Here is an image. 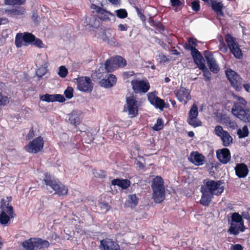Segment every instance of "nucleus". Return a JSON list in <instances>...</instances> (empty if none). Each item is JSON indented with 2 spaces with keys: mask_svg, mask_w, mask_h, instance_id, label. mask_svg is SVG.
Listing matches in <instances>:
<instances>
[{
  "mask_svg": "<svg viewBox=\"0 0 250 250\" xmlns=\"http://www.w3.org/2000/svg\"><path fill=\"white\" fill-rule=\"evenodd\" d=\"M77 88L83 92H91L93 88V83L88 77H82L77 79Z\"/></svg>",
  "mask_w": 250,
  "mask_h": 250,
  "instance_id": "16",
  "label": "nucleus"
},
{
  "mask_svg": "<svg viewBox=\"0 0 250 250\" xmlns=\"http://www.w3.org/2000/svg\"><path fill=\"white\" fill-rule=\"evenodd\" d=\"M156 93L157 92L156 91L148 93L147 94V99L150 103L156 108L162 110L165 107V101L157 97Z\"/></svg>",
  "mask_w": 250,
  "mask_h": 250,
  "instance_id": "19",
  "label": "nucleus"
},
{
  "mask_svg": "<svg viewBox=\"0 0 250 250\" xmlns=\"http://www.w3.org/2000/svg\"><path fill=\"white\" fill-rule=\"evenodd\" d=\"M15 5L16 4H19V5H21V4H22L24 3V2L25 1V0H15Z\"/></svg>",
  "mask_w": 250,
  "mask_h": 250,
  "instance_id": "62",
  "label": "nucleus"
},
{
  "mask_svg": "<svg viewBox=\"0 0 250 250\" xmlns=\"http://www.w3.org/2000/svg\"><path fill=\"white\" fill-rule=\"evenodd\" d=\"M194 62L201 70L205 68V61L200 52L197 50L194 53L191 54Z\"/></svg>",
  "mask_w": 250,
  "mask_h": 250,
  "instance_id": "25",
  "label": "nucleus"
},
{
  "mask_svg": "<svg viewBox=\"0 0 250 250\" xmlns=\"http://www.w3.org/2000/svg\"><path fill=\"white\" fill-rule=\"evenodd\" d=\"M185 48L187 50H190L191 51V54L194 53L195 52H196L197 49L196 48V47H193L189 42H187L185 44Z\"/></svg>",
  "mask_w": 250,
  "mask_h": 250,
  "instance_id": "46",
  "label": "nucleus"
},
{
  "mask_svg": "<svg viewBox=\"0 0 250 250\" xmlns=\"http://www.w3.org/2000/svg\"><path fill=\"white\" fill-rule=\"evenodd\" d=\"M243 87L244 88H245V89L247 91H249V89L250 88V86L248 84H244L243 85Z\"/></svg>",
  "mask_w": 250,
  "mask_h": 250,
  "instance_id": "63",
  "label": "nucleus"
},
{
  "mask_svg": "<svg viewBox=\"0 0 250 250\" xmlns=\"http://www.w3.org/2000/svg\"><path fill=\"white\" fill-rule=\"evenodd\" d=\"M100 250H122L116 241L106 238L100 241Z\"/></svg>",
  "mask_w": 250,
  "mask_h": 250,
  "instance_id": "18",
  "label": "nucleus"
},
{
  "mask_svg": "<svg viewBox=\"0 0 250 250\" xmlns=\"http://www.w3.org/2000/svg\"><path fill=\"white\" fill-rule=\"evenodd\" d=\"M188 160L196 166H201L204 164L205 158L202 154L197 152H192L190 153Z\"/></svg>",
  "mask_w": 250,
  "mask_h": 250,
  "instance_id": "22",
  "label": "nucleus"
},
{
  "mask_svg": "<svg viewBox=\"0 0 250 250\" xmlns=\"http://www.w3.org/2000/svg\"><path fill=\"white\" fill-rule=\"evenodd\" d=\"M235 98L237 101L234 103L232 108V114L241 120L245 122H250V110L245 109L247 104L246 101L240 96H236Z\"/></svg>",
  "mask_w": 250,
  "mask_h": 250,
  "instance_id": "1",
  "label": "nucleus"
},
{
  "mask_svg": "<svg viewBox=\"0 0 250 250\" xmlns=\"http://www.w3.org/2000/svg\"><path fill=\"white\" fill-rule=\"evenodd\" d=\"M226 75L231 85L237 91L240 90L242 88V79L234 71L230 69L226 70Z\"/></svg>",
  "mask_w": 250,
  "mask_h": 250,
  "instance_id": "11",
  "label": "nucleus"
},
{
  "mask_svg": "<svg viewBox=\"0 0 250 250\" xmlns=\"http://www.w3.org/2000/svg\"><path fill=\"white\" fill-rule=\"evenodd\" d=\"M171 5L173 6H179L181 3L179 0H170Z\"/></svg>",
  "mask_w": 250,
  "mask_h": 250,
  "instance_id": "54",
  "label": "nucleus"
},
{
  "mask_svg": "<svg viewBox=\"0 0 250 250\" xmlns=\"http://www.w3.org/2000/svg\"><path fill=\"white\" fill-rule=\"evenodd\" d=\"M139 199L135 194L129 195L127 200V203L128 206L131 208H135L138 203Z\"/></svg>",
  "mask_w": 250,
  "mask_h": 250,
  "instance_id": "32",
  "label": "nucleus"
},
{
  "mask_svg": "<svg viewBox=\"0 0 250 250\" xmlns=\"http://www.w3.org/2000/svg\"><path fill=\"white\" fill-rule=\"evenodd\" d=\"M126 64V62L125 59L121 56H117L106 60L104 63V68L105 71L107 72H111L113 71L115 68L118 67H124Z\"/></svg>",
  "mask_w": 250,
  "mask_h": 250,
  "instance_id": "8",
  "label": "nucleus"
},
{
  "mask_svg": "<svg viewBox=\"0 0 250 250\" xmlns=\"http://www.w3.org/2000/svg\"><path fill=\"white\" fill-rule=\"evenodd\" d=\"M214 133L220 138L224 146H229L232 144L233 138L232 136L228 131L224 130L221 126H216L214 129Z\"/></svg>",
  "mask_w": 250,
  "mask_h": 250,
  "instance_id": "12",
  "label": "nucleus"
},
{
  "mask_svg": "<svg viewBox=\"0 0 250 250\" xmlns=\"http://www.w3.org/2000/svg\"><path fill=\"white\" fill-rule=\"evenodd\" d=\"M100 207L102 210L104 212H107L110 208V206L106 203H101L100 204Z\"/></svg>",
  "mask_w": 250,
  "mask_h": 250,
  "instance_id": "50",
  "label": "nucleus"
},
{
  "mask_svg": "<svg viewBox=\"0 0 250 250\" xmlns=\"http://www.w3.org/2000/svg\"><path fill=\"white\" fill-rule=\"evenodd\" d=\"M225 40L230 52L238 59H242L243 54L235 39L229 34H227L225 37Z\"/></svg>",
  "mask_w": 250,
  "mask_h": 250,
  "instance_id": "9",
  "label": "nucleus"
},
{
  "mask_svg": "<svg viewBox=\"0 0 250 250\" xmlns=\"http://www.w3.org/2000/svg\"><path fill=\"white\" fill-rule=\"evenodd\" d=\"M91 8L92 9H94L95 10L97 13H98V12L101 10V9L102 8L101 7H100L98 6H97L96 5L94 4H92L91 5V6H90Z\"/></svg>",
  "mask_w": 250,
  "mask_h": 250,
  "instance_id": "59",
  "label": "nucleus"
},
{
  "mask_svg": "<svg viewBox=\"0 0 250 250\" xmlns=\"http://www.w3.org/2000/svg\"><path fill=\"white\" fill-rule=\"evenodd\" d=\"M220 50L223 52H226L227 51V48L224 43H221L220 44Z\"/></svg>",
  "mask_w": 250,
  "mask_h": 250,
  "instance_id": "57",
  "label": "nucleus"
},
{
  "mask_svg": "<svg viewBox=\"0 0 250 250\" xmlns=\"http://www.w3.org/2000/svg\"><path fill=\"white\" fill-rule=\"evenodd\" d=\"M15 0H5L4 4L6 5H15Z\"/></svg>",
  "mask_w": 250,
  "mask_h": 250,
  "instance_id": "61",
  "label": "nucleus"
},
{
  "mask_svg": "<svg viewBox=\"0 0 250 250\" xmlns=\"http://www.w3.org/2000/svg\"><path fill=\"white\" fill-rule=\"evenodd\" d=\"M6 202L3 199L1 201L0 208L2 211L0 214V223L2 225L6 224L9 221L10 218L14 217L13 208L9 205L8 202Z\"/></svg>",
  "mask_w": 250,
  "mask_h": 250,
  "instance_id": "7",
  "label": "nucleus"
},
{
  "mask_svg": "<svg viewBox=\"0 0 250 250\" xmlns=\"http://www.w3.org/2000/svg\"><path fill=\"white\" fill-rule=\"evenodd\" d=\"M201 192L202 194L201 199L200 200V203L204 206H208L210 202H211V199L213 197V195L211 194L206 192L204 190L201 188Z\"/></svg>",
  "mask_w": 250,
  "mask_h": 250,
  "instance_id": "30",
  "label": "nucleus"
},
{
  "mask_svg": "<svg viewBox=\"0 0 250 250\" xmlns=\"http://www.w3.org/2000/svg\"><path fill=\"white\" fill-rule=\"evenodd\" d=\"M203 72V76L206 81H209L210 80L211 74L205 66V69L202 70Z\"/></svg>",
  "mask_w": 250,
  "mask_h": 250,
  "instance_id": "45",
  "label": "nucleus"
},
{
  "mask_svg": "<svg viewBox=\"0 0 250 250\" xmlns=\"http://www.w3.org/2000/svg\"><path fill=\"white\" fill-rule=\"evenodd\" d=\"M188 42H189V43H190V44L193 46V47H196L197 44V43H196V40L195 39H193V38H189L188 40Z\"/></svg>",
  "mask_w": 250,
  "mask_h": 250,
  "instance_id": "55",
  "label": "nucleus"
},
{
  "mask_svg": "<svg viewBox=\"0 0 250 250\" xmlns=\"http://www.w3.org/2000/svg\"><path fill=\"white\" fill-rule=\"evenodd\" d=\"M151 187L154 202L156 203H161L165 198V189L164 181L161 177L157 176L153 179Z\"/></svg>",
  "mask_w": 250,
  "mask_h": 250,
  "instance_id": "3",
  "label": "nucleus"
},
{
  "mask_svg": "<svg viewBox=\"0 0 250 250\" xmlns=\"http://www.w3.org/2000/svg\"><path fill=\"white\" fill-rule=\"evenodd\" d=\"M9 102V98L6 96H3L0 93V105H5Z\"/></svg>",
  "mask_w": 250,
  "mask_h": 250,
  "instance_id": "47",
  "label": "nucleus"
},
{
  "mask_svg": "<svg viewBox=\"0 0 250 250\" xmlns=\"http://www.w3.org/2000/svg\"><path fill=\"white\" fill-rule=\"evenodd\" d=\"M249 129L246 125H245L243 128H239L237 130V134L239 138H243L247 137L249 135Z\"/></svg>",
  "mask_w": 250,
  "mask_h": 250,
  "instance_id": "33",
  "label": "nucleus"
},
{
  "mask_svg": "<svg viewBox=\"0 0 250 250\" xmlns=\"http://www.w3.org/2000/svg\"><path fill=\"white\" fill-rule=\"evenodd\" d=\"M135 8L136 11L137 12V15L138 16V17H140V18L141 19V20L142 21H146V17L143 14V13L142 12V10L139 8L137 6H135Z\"/></svg>",
  "mask_w": 250,
  "mask_h": 250,
  "instance_id": "48",
  "label": "nucleus"
},
{
  "mask_svg": "<svg viewBox=\"0 0 250 250\" xmlns=\"http://www.w3.org/2000/svg\"><path fill=\"white\" fill-rule=\"evenodd\" d=\"M106 42L111 45H116L117 44L116 40L113 36L109 37Z\"/></svg>",
  "mask_w": 250,
  "mask_h": 250,
  "instance_id": "53",
  "label": "nucleus"
},
{
  "mask_svg": "<svg viewBox=\"0 0 250 250\" xmlns=\"http://www.w3.org/2000/svg\"><path fill=\"white\" fill-rule=\"evenodd\" d=\"M149 22L151 26H155L159 31H163L164 30L163 25L159 21H156L150 19Z\"/></svg>",
  "mask_w": 250,
  "mask_h": 250,
  "instance_id": "39",
  "label": "nucleus"
},
{
  "mask_svg": "<svg viewBox=\"0 0 250 250\" xmlns=\"http://www.w3.org/2000/svg\"><path fill=\"white\" fill-rule=\"evenodd\" d=\"M15 44L17 47L20 48L22 46H27L29 44L34 45L39 47H42V41L28 32L18 33L15 37Z\"/></svg>",
  "mask_w": 250,
  "mask_h": 250,
  "instance_id": "2",
  "label": "nucleus"
},
{
  "mask_svg": "<svg viewBox=\"0 0 250 250\" xmlns=\"http://www.w3.org/2000/svg\"><path fill=\"white\" fill-rule=\"evenodd\" d=\"M126 104L125 105L124 111H127L130 117L133 118L138 114L139 102L133 96L126 98Z\"/></svg>",
  "mask_w": 250,
  "mask_h": 250,
  "instance_id": "10",
  "label": "nucleus"
},
{
  "mask_svg": "<svg viewBox=\"0 0 250 250\" xmlns=\"http://www.w3.org/2000/svg\"><path fill=\"white\" fill-rule=\"evenodd\" d=\"M112 185H117L119 187L122 188L123 189H126L129 187L130 182L128 180L122 179L120 180L119 179H114L111 182Z\"/></svg>",
  "mask_w": 250,
  "mask_h": 250,
  "instance_id": "31",
  "label": "nucleus"
},
{
  "mask_svg": "<svg viewBox=\"0 0 250 250\" xmlns=\"http://www.w3.org/2000/svg\"><path fill=\"white\" fill-rule=\"evenodd\" d=\"M128 28L126 24H120L118 25V30L120 31H126Z\"/></svg>",
  "mask_w": 250,
  "mask_h": 250,
  "instance_id": "52",
  "label": "nucleus"
},
{
  "mask_svg": "<svg viewBox=\"0 0 250 250\" xmlns=\"http://www.w3.org/2000/svg\"><path fill=\"white\" fill-rule=\"evenodd\" d=\"M81 112L79 110H74L71 114H69L68 120L70 124L75 125H79L81 122Z\"/></svg>",
  "mask_w": 250,
  "mask_h": 250,
  "instance_id": "28",
  "label": "nucleus"
},
{
  "mask_svg": "<svg viewBox=\"0 0 250 250\" xmlns=\"http://www.w3.org/2000/svg\"><path fill=\"white\" fill-rule=\"evenodd\" d=\"M221 116V122L226 125H229L230 127L234 126L235 125V123L231 121L229 117H228L225 114H220Z\"/></svg>",
  "mask_w": 250,
  "mask_h": 250,
  "instance_id": "35",
  "label": "nucleus"
},
{
  "mask_svg": "<svg viewBox=\"0 0 250 250\" xmlns=\"http://www.w3.org/2000/svg\"><path fill=\"white\" fill-rule=\"evenodd\" d=\"M108 37L107 36L106 33H105V32H103V34L101 36V39L104 42H107L108 40Z\"/></svg>",
  "mask_w": 250,
  "mask_h": 250,
  "instance_id": "60",
  "label": "nucleus"
},
{
  "mask_svg": "<svg viewBox=\"0 0 250 250\" xmlns=\"http://www.w3.org/2000/svg\"><path fill=\"white\" fill-rule=\"evenodd\" d=\"M34 136V131L33 129H31L27 136V139L28 140H30L32 139Z\"/></svg>",
  "mask_w": 250,
  "mask_h": 250,
  "instance_id": "58",
  "label": "nucleus"
},
{
  "mask_svg": "<svg viewBox=\"0 0 250 250\" xmlns=\"http://www.w3.org/2000/svg\"><path fill=\"white\" fill-rule=\"evenodd\" d=\"M132 89L136 93H145L150 88L149 83L146 80H134L131 82Z\"/></svg>",
  "mask_w": 250,
  "mask_h": 250,
  "instance_id": "15",
  "label": "nucleus"
},
{
  "mask_svg": "<svg viewBox=\"0 0 250 250\" xmlns=\"http://www.w3.org/2000/svg\"><path fill=\"white\" fill-rule=\"evenodd\" d=\"M74 90L72 87L68 86L67 89L64 91V94L66 98L69 99L73 96Z\"/></svg>",
  "mask_w": 250,
  "mask_h": 250,
  "instance_id": "42",
  "label": "nucleus"
},
{
  "mask_svg": "<svg viewBox=\"0 0 250 250\" xmlns=\"http://www.w3.org/2000/svg\"><path fill=\"white\" fill-rule=\"evenodd\" d=\"M235 170L236 175L240 178L246 177L249 173L248 167L244 163L237 164Z\"/></svg>",
  "mask_w": 250,
  "mask_h": 250,
  "instance_id": "24",
  "label": "nucleus"
},
{
  "mask_svg": "<svg viewBox=\"0 0 250 250\" xmlns=\"http://www.w3.org/2000/svg\"><path fill=\"white\" fill-rule=\"evenodd\" d=\"M198 106L194 103L189 111L188 117L187 120L188 123L194 127L201 126L202 122L198 119Z\"/></svg>",
  "mask_w": 250,
  "mask_h": 250,
  "instance_id": "13",
  "label": "nucleus"
},
{
  "mask_svg": "<svg viewBox=\"0 0 250 250\" xmlns=\"http://www.w3.org/2000/svg\"><path fill=\"white\" fill-rule=\"evenodd\" d=\"M201 188L213 196L221 195L224 190L221 181H214L209 179L204 180L203 185Z\"/></svg>",
  "mask_w": 250,
  "mask_h": 250,
  "instance_id": "4",
  "label": "nucleus"
},
{
  "mask_svg": "<svg viewBox=\"0 0 250 250\" xmlns=\"http://www.w3.org/2000/svg\"><path fill=\"white\" fill-rule=\"evenodd\" d=\"M43 138L40 136L30 141L24 148L29 153H37L43 148Z\"/></svg>",
  "mask_w": 250,
  "mask_h": 250,
  "instance_id": "14",
  "label": "nucleus"
},
{
  "mask_svg": "<svg viewBox=\"0 0 250 250\" xmlns=\"http://www.w3.org/2000/svg\"><path fill=\"white\" fill-rule=\"evenodd\" d=\"M208 5L211 7L213 11L217 15L220 16H223L224 4L220 0H210Z\"/></svg>",
  "mask_w": 250,
  "mask_h": 250,
  "instance_id": "23",
  "label": "nucleus"
},
{
  "mask_svg": "<svg viewBox=\"0 0 250 250\" xmlns=\"http://www.w3.org/2000/svg\"><path fill=\"white\" fill-rule=\"evenodd\" d=\"M40 100L42 101L49 102H54V94L50 95L45 94L40 97Z\"/></svg>",
  "mask_w": 250,
  "mask_h": 250,
  "instance_id": "37",
  "label": "nucleus"
},
{
  "mask_svg": "<svg viewBox=\"0 0 250 250\" xmlns=\"http://www.w3.org/2000/svg\"><path fill=\"white\" fill-rule=\"evenodd\" d=\"M65 100L64 97L60 94H54V102L62 103Z\"/></svg>",
  "mask_w": 250,
  "mask_h": 250,
  "instance_id": "49",
  "label": "nucleus"
},
{
  "mask_svg": "<svg viewBox=\"0 0 250 250\" xmlns=\"http://www.w3.org/2000/svg\"><path fill=\"white\" fill-rule=\"evenodd\" d=\"M243 247L240 244H236L232 246V250H243Z\"/></svg>",
  "mask_w": 250,
  "mask_h": 250,
  "instance_id": "56",
  "label": "nucleus"
},
{
  "mask_svg": "<svg viewBox=\"0 0 250 250\" xmlns=\"http://www.w3.org/2000/svg\"><path fill=\"white\" fill-rule=\"evenodd\" d=\"M189 0H187V2L188 4L189 5ZM190 5L191 6L192 9L195 12H198L200 9V5L199 2L197 1L193 0L191 1Z\"/></svg>",
  "mask_w": 250,
  "mask_h": 250,
  "instance_id": "40",
  "label": "nucleus"
},
{
  "mask_svg": "<svg viewBox=\"0 0 250 250\" xmlns=\"http://www.w3.org/2000/svg\"><path fill=\"white\" fill-rule=\"evenodd\" d=\"M231 223H238L239 225H242L244 223L242 216L237 212L233 213L231 215Z\"/></svg>",
  "mask_w": 250,
  "mask_h": 250,
  "instance_id": "36",
  "label": "nucleus"
},
{
  "mask_svg": "<svg viewBox=\"0 0 250 250\" xmlns=\"http://www.w3.org/2000/svg\"><path fill=\"white\" fill-rule=\"evenodd\" d=\"M21 245L25 250H38L49 246L48 241L40 238H31L23 241Z\"/></svg>",
  "mask_w": 250,
  "mask_h": 250,
  "instance_id": "6",
  "label": "nucleus"
},
{
  "mask_svg": "<svg viewBox=\"0 0 250 250\" xmlns=\"http://www.w3.org/2000/svg\"><path fill=\"white\" fill-rule=\"evenodd\" d=\"M175 96L180 102H184L187 104L191 99L190 92L188 89L184 87H180L175 92Z\"/></svg>",
  "mask_w": 250,
  "mask_h": 250,
  "instance_id": "20",
  "label": "nucleus"
},
{
  "mask_svg": "<svg viewBox=\"0 0 250 250\" xmlns=\"http://www.w3.org/2000/svg\"><path fill=\"white\" fill-rule=\"evenodd\" d=\"M203 54L210 70L213 73H217L220 70V68L213 55L208 51H204Z\"/></svg>",
  "mask_w": 250,
  "mask_h": 250,
  "instance_id": "17",
  "label": "nucleus"
},
{
  "mask_svg": "<svg viewBox=\"0 0 250 250\" xmlns=\"http://www.w3.org/2000/svg\"><path fill=\"white\" fill-rule=\"evenodd\" d=\"M111 31H110V30H107L106 31H105V33H106L107 37H109L112 36Z\"/></svg>",
  "mask_w": 250,
  "mask_h": 250,
  "instance_id": "64",
  "label": "nucleus"
},
{
  "mask_svg": "<svg viewBox=\"0 0 250 250\" xmlns=\"http://www.w3.org/2000/svg\"><path fill=\"white\" fill-rule=\"evenodd\" d=\"M5 12L8 16L12 17L23 15L25 12V9L22 7L18 6L11 9H6Z\"/></svg>",
  "mask_w": 250,
  "mask_h": 250,
  "instance_id": "29",
  "label": "nucleus"
},
{
  "mask_svg": "<svg viewBox=\"0 0 250 250\" xmlns=\"http://www.w3.org/2000/svg\"><path fill=\"white\" fill-rule=\"evenodd\" d=\"M117 79L115 75L109 74L107 79H102L100 82L101 86L105 88H109L113 86L116 83Z\"/></svg>",
  "mask_w": 250,
  "mask_h": 250,
  "instance_id": "26",
  "label": "nucleus"
},
{
  "mask_svg": "<svg viewBox=\"0 0 250 250\" xmlns=\"http://www.w3.org/2000/svg\"><path fill=\"white\" fill-rule=\"evenodd\" d=\"M245 230V228L244 225V223L242 225H239L238 223H230V226L229 229V233L234 235H237L240 232H244Z\"/></svg>",
  "mask_w": 250,
  "mask_h": 250,
  "instance_id": "27",
  "label": "nucleus"
},
{
  "mask_svg": "<svg viewBox=\"0 0 250 250\" xmlns=\"http://www.w3.org/2000/svg\"><path fill=\"white\" fill-rule=\"evenodd\" d=\"M94 176L96 177L102 178L105 176L104 172L102 170H96L93 172Z\"/></svg>",
  "mask_w": 250,
  "mask_h": 250,
  "instance_id": "51",
  "label": "nucleus"
},
{
  "mask_svg": "<svg viewBox=\"0 0 250 250\" xmlns=\"http://www.w3.org/2000/svg\"><path fill=\"white\" fill-rule=\"evenodd\" d=\"M98 17L102 21H105L109 19L110 12L102 8L98 13Z\"/></svg>",
  "mask_w": 250,
  "mask_h": 250,
  "instance_id": "34",
  "label": "nucleus"
},
{
  "mask_svg": "<svg viewBox=\"0 0 250 250\" xmlns=\"http://www.w3.org/2000/svg\"><path fill=\"white\" fill-rule=\"evenodd\" d=\"M45 184L47 187H50L55 191V193L59 195H65L67 194L68 188L62 184L57 179L52 177L50 173L44 174L43 179Z\"/></svg>",
  "mask_w": 250,
  "mask_h": 250,
  "instance_id": "5",
  "label": "nucleus"
},
{
  "mask_svg": "<svg viewBox=\"0 0 250 250\" xmlns=\"http://www.w3.org/2000/svg\"><path fill=\"white\" fill-rule=\"evenodd\" d=\"M163 127V120L161 118H158L157 120L156 123L153 127V129L154 130L158 131L162 129Z\"/></svg>",
  "mask_w": 250,
  "mask_h": 250,
  "instance_id": "41",
  "label": "nucleus"
},
{
  "mask_svg": "<svg viewBox=\"0 0 250 250\" xmlns=\"http://www.w3.org/2000/svg\"><path fill=\"white\" fill-rule=\"evenodd\" d=\"M68 74V70L64 66H61L59 67L58 75L62 78H65Z\"/></svg>",
  "mask_w": 250,
  "mask_h": 250,
  "instance_id": "43",
  "label": "nucleus"
},
{
  "mask_svg": "<svg viewBox=\"0 0 250 250\" xmlns=\"http://www.w3.org/2000/svg\"><path fill=\"white\" fill-rule=\"evenodd\" d=\"M218 159L223 164H227L230 160V153L229 149L224 148L216 151Z\"/></svg>",
  "mask_w": 250,
  "mask_h": 250,
  "instance_id": "21",
  "label": "nucleus"
},
{
  "mask_svg": "<svg viewBox=\"0 0 250 250\" xmlns=\"http://www.w3.org/2000/svg\"><path fill=\"white\" fill-rule=\"evenodd\" d=\"M47 72V69L44 66H42L39 68L36 71L37 76L41 78Z\"/></svg>",
  "mask_w": 250,
  "mask_h": 250,
  "instance_id": "44",
  "label": "nucleus"
},
{
  "mask_svg": "<svg viewBox=\"0 0 250 250\" xmlns=\"http://www.w3.org/2000/svg\"><path fill=\"white\" fill-rule=\"evenodd\" d=\"M115 13L118 18L125 19L127 17V12L125 9H120L115 11Z\"/></svg>",
  "mask_w": 250,
  "mask_h": 250,
  "instance_id": "38",
  "label": "nucleus"
}]
</instances>
